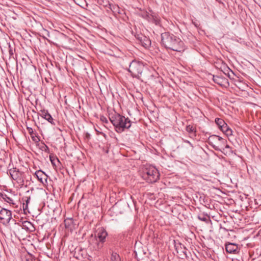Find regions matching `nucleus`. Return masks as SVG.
Segmentation results:
<instances>
[{
	"label": "nucleus",
	"instance_id": "f3484780",
	"mask_svg": "<svg viewBox=\"0 0 261 261\" xmlns=\"http://www.w3.org/2000/svg\"><path fill=\"white\" fill-rule=\"evenodd\" d=\"M215 122L219 126V128H220V127H221L222 126H223V125H224L225 123L223 119L219 118H217L215 119Z\"/></svg>",
	"mask_w": 261,
	"mask_h": 261
},
{
	"label": "nucleus",
	"instance_id": "423d86ee",
	"mask_svg": "<svg viewBox=\"0 0 261 261\" xmlns=\"http://www.w3.org/2000/svg\"><path fill=\"white\" fill-rule=\"evenodd\" d=\"M108 236L106 230L102 227L99 228L97 230V233L94 240L95 241V245L94 247L96 250H99L103 247V243L105 242Z\"/></svg>",
	"mask_w": 261,
	"mask_h": 261
},
{
	"label": "nucleus",
	"instance_id": "1a4fd4ad",
	"mask_svg": "<svg viewBox=\"0 0 261 261\" xmlns=\"http://www.w3.org/2000/svg\"><path fill=\"white\" fill-rule=\"evenodd\" d=\"M11 216V212L6 208H2L0 211V220L2 222L5 224L9 222Z\"/></svg>",
	"mask_w": 261,
	"mask_h": 261
},
{
	"label": "nucleus",
	"instance_id": "a211bd4d",
	"mask_svg": "<svg viewBox=\"0 0 261 261\" xmlns=\"http://www.w3.org/2000/svg\"><path fill=\"white\" fill-rule=\"evenodd\" d=\"M186 130L189 133L194 134H195V133L196 132L195 127L191 125L187 126Z\"/></svg>",
	"mask_w": 261,
	"mask_h": 261
},
{
	"label": "nucleus",
	"instance_id": "4be33fe9",
	"mask_svg": "<svg viewBox=\"0 0 261 261\" xmlns=\"http://www.w3.org/2000/svg\"><path fill=\"white\" fill-rule=\"evenodd\" d=\"M227 136H230L232 135V129L229 127V128L227 130V131L224 133Z\"/></svg>",
	"mask_w": 261,
	"mask_h": 261
},
{
	"label": "nucleus",
	"instance_id": "9b49d317",
	"mask_svg": "<svg viewBox=\"0 0 261 261\" xmlns=\"http://www.w3.org/2000/svg\"><path fill=\"white\" fill-rule=\"evenodd\" d=\"M40 115L41 117L47 120L52 124H55L54 119L48 113L47 111L43 110L41 111Z\"/></svg>",
	"mask_w": 261,
	"mask_h": 261
},
{
	"label": "nucleus",
	"instance_id": "b1692460",
	"mask_svg": "<svg viewBox=\"0 0 261 261\" xmlns=\"http://www.w3.org/2000/svg\"><path fill=\"white\" fill-rule=\"evenodd\" d=\"M198 218L199 219H200V220L202 221H204V222H205L207 220V218L205 217H201L200 216H199L198 217Z\"/></svg>",
	"mask_w": 261,
	"mask_h": 261
},
{
	"label": "nucleus",
	"instance_id": "39448f33",
	"mask_svg": "<svg viewBox=\"0 0 261 261\" xmlns=\"http://www.w3.org/2000/svg\"><path fill=\"white\" fill-rule=\"evenodd\" d=\"M144 69V65L143 63L134 60L130 63L128 70L133 77L140 79Z\"/></svg>",
	"mask_w": 261,
	"mask_h": 261
},
{
	"label": "nucleus",
	"instance_id": "6e6552de",
	"mask_svg": "<svg viewBox=\"0 0 261 261\" xmlns=\"http://www.w3.org/2000/svg\"><path fill=\"white\" fill-rule=\"evenodd\" d=\"M9 173L13 179L20 187H22L24 184V174L23 172L20 171L16 168L10 169Z\"/></svg>",
	"mask_w": 261,
	"mask_h": 261
},
{
	"label": "nucleus",
	"instance_id": "5701e85b",
	"mask_svg": "<svg viewBox=\"0 0 261 261\" xmlns=\"http://www.w3.org/2000/svg\"><path fill=\"white\" fill-rule=\"evenodd\" d=\"M29 201V199H28L26 201V204H25L24 203L23 204V208L24 211H26L28 208V203Z\"/></svg>",
	"mask_w": 261,
	"mask_h": 261
},
{
	"label": "nucleus",
	"instance_id": "20e7f679",
	"mask_svg": "<svg viewBox=\"0 0 261 261\" xmlns=\"http://www.w3.org/2000/svg\"><path fill=\"white\" fill-rule=\"evenodd\" d=\"M207 142L215 150L224 152V146L227 143L226 139L217 135H212L208 138Z\"/></svg>",
	"mask_w": 261,
	"mask_h": 261
},
{
	"label": "nucleus",
	"instance_id": "c756f323",
	"mask_svg": "<svg viewBox=\"0 0 261 261\" xmlns=\"http://www.w3.org/2000/svg\"><path fill=\"white\" fill-rule=\"evenodd\" d=\"M183 252H184V253H185V254H186V252H185L184 251H183Z\"/></svg>",
	"mask_w": 261,
	"mask_h": 261
},
{
	"label": "nucleus",
	"instance_id": "393cba45",
	"mask_svg": "<svg viewBox=\"0 0 261 261\" xmlns=\"http://www.w3.org/2000/svg\"><path fill=\"white\" fill-rule=\"evenodd\" d=\"M27 129L31 135L33 134V130L31 127H28Z\"/></svg>",
	"mask_w": 261,
	"mask_h": 261
},
{
	"label": "nucleus",
	"instance_id": "0eeeda50",
	"mask_svg": "<svg viewBox=\"0 0 261 261\" xmlns=\"http://www.w3.org/2000/svg\"><path fill=\"white\" fill-rule=\"evenodd\" d=\"M141 17L148 22L154 23L156 25H161V19L159 15L151 10L149 11L142 12Z\"/></svg>",
	"mask_w": 261,
	"mask_h": 261
},
{
	"label": "nucleus",
	"instance_id": "cd10ccee",
	"mask_svg": "<svg viewBox=\"0 0 261 261\" xmlns=\"http://www.w3.org/2000/svg\"><path fill=\"white\" fill-rule=\"evenodd\" d=\"M32 139L34 141H36V139L34 137H32Z\"/></svg>",
	"mask_w": 261,
	"mask_h": 261
},
{
	"label": "nucleus",
	"instance_id": "f257e3e1",
	"mask_svg": "<svg viewBox=\"0 0 261 261\" xmlns=\"http://www.w3.org/2000/svg\"><path fill=\"white\" fill-rule=\"evenodd\" d=\"M162 44L167 48L181 52L185 50L184 42L172 34L165 32L161 34Z\"/></svg>",
	"mask_w": 261,
	"mask_h": 261
},
{
	"label": "nucleus",
	"instance_id": "7ed1b4c3",
	"mask_svg": "<svg viewBox=\"0 0 261 261\" xmlns=\"http://www.w3.org/2000/svg\"><path fill=\"white\" fill-rule=\"evenodd\" d=\"M159 172L156 168L152 166H148L143 169L142 177L147 182L153 183L159 178Z\"/></svg>",
	"mask_w": 261,
	"mask_h": 261
},
{
	"label": "nucleus",
	"instance_id": "f8f14e48",
	"mask_svg": "<svg viewBox=\"0 0 261 261\" xmlns=\"http://www.w3.org/2000/svg\"><path fill=\"white\" fill-rule=\"evenodd\" d=\"M237 245L233 243H228L225 245L226 251L229 253H235L238 250Z\"/></svg>",
	"mask_w": 261,
	"mask_h": 261
},
{
	"label": "nucleus",
	"instance_id": "9d476101",
	"mask_svg": "<svg viewBox=\"0 0 261 261\" xmlns=\"http://www.w3.org/2000/svg\"><path fill=\"white\" fill-rule=\"evenodd\" d=\"M35 176L38 180L42 184H47V175L41 170H38L35 173Z\"/></svg>",
	"mask_w": 261,
	"mask_h": 261
},
{
	"label": "nucleus",
	"instance_id": "412c9836",
	"mask_svg": "<svg viewBox=\"0 0 261 261\" xmlns=\"http://www.w3.org/2000/svg\"><path fill=\"white\" fill-rule=\"evenodd\" d=\"M229 128V127L227 125V124L225 123L224 125H223V126H222L221 127H220V129L223 132V133H225V132L227 131V130Z\"/></svg>",
	"mask_w": 261,
	"mask_h": 261
},
{
	"label": "nucleus",
	"instance_id": "6ab92c4d",
	"mask_svg": "<svg viewBox=\"0 0 261 261\" xmlns=\"http://www.w3.org/2000/svg\"><path fill=\"white\" fill-rule=\"evenodd\" d=\"M3 199L7 202L10 203V204H14L15 203L13 202V200L12 199H11V198L8 197L6 195H3Z\"/></svg>",
	"mask_w": 261,
	"mask_h": 261
},
{
	"label": "nucleus",
	"instance_id": "aec40b11",
	"mask_svg": "<svg viewBox=\"0 0 261 261\" xmlns=\"http://www.w3.org/2000/svg\"><path fill=\"white\" fill-rule=\"evenodd\" d=\"M224 152H223L224 154H226L228 153H230L231 152L230 146L225 143V146H224Z\"/></svg>",
	"mask_w": 261,
	"mask_h": 261
},
{
	"label": "nucleus",
	"instance_id": "f03ea898",
	"mask_svg": "<svg viewBox=\"0 0 261 261\" xmlns=\"http://www.w3.org/2000/svg\"><path fill=\"white\" fill-rule=\"evenodd\" d=\"M112 123L115 127L116 131L121 133L125 129L129 128L131 126L130 121L128 118H125L118 113H115L110 118Z\"/></svg>",
	"mask_w": 261,
	"mask_h": 261
},
{
	"label": "nucleus",
	"instance_id": "a878e982",
	"mask_svg": "<svg viewBox=\"0 0 261 261\" xmlns=\"http://www.w3.org/2000/svg\"><path fill=\"white\" fill-rule=\"evenodd\" d=\"M101 120L103 122H108V120L107 119V118L103 116L101 117V118H100Z\"/></svg>",
	"mask_w": 261,
	"mask_h": 261
},
{
	"label": "nucleus",
	"instance_id": "c85d7f7f",
	"mask_svg": "<svg viewBox=\"0 0 261 261\" xmlns=\"http://www.w3.org/2000/svg\"><path fill=\"white\" fill-rule=\"evenodd\" d=\"M148 44H150V42L149 40L148 41Z\"/></svg>",
	"mask_w": 261,
	"mask_h": 261
},
{
	"label": "nucleus",
	"instance_id": "2eb2a0df",
	"mask_svg": "<svg viewBox=\"0 0 261 261\" xmlns=\"http://www.w3.org/2000/svg\"><path fill=\"white\" fill-rule=\"evenodd\" d=\"M21 227L22 229L30 231H32L31 228L33 227L32 224L30 222L27 221L22 223Z\"/></svg>",
	"mask_w": 261,
	"mask_h": 261
},
{
	"label": "nucleus",
	"instance_id": "dca6fc26",
	"mask_svg": "<svg viewBox=\"0 0 261 261\" xmlns=\"http://www.w3.org/2000/svg\"><path fill=\"white\" fill-rule=\"evenodd\" d=\"M111 261H121L120 256L115 252H113L111 254Z\"/></svg>",
	"mask_w": 261,
	"mask_h": 261
},
{
	"label": "nucleus",
	"instance_id": "ddd939ff",
	"mask_svg": "<svg viewBox=\"0 0 261 261\" xmlns=\"http://www.w3.org/2000/svg\"><path fill=\"white\" fill-rule=\"evenodd\" d=\"M213 81L215 83L221 86H224L226 83H228L226 79L216 75H213Z\"/></svg>",
	"mask_w": 261,
	"mask_h": 261
},
{
	"label": "nucleus",
	"instance_id": "4468645a",
	"mask_svg": "<svg viewBox=\"0 0 261 261\" xmlns=\"http://www.w3.org/2000/svg\"><path fill=\"white\" fill-rule=\"evenodd\" d=\"M65 227L69 229L70 230L74 228L75 224L72 218H67L64 221Z\"/></svg>",
	"mask_w": 261,
	"mask_h": 261
},
{
	"label": "nucleus",
	"instance_id": "bb28decb",
	"mask_svg": "<svg viewBox=\"0 0 261 261\" xmlns=\"http://www.w3.org/2000/svg\"><path fill=\"white\" fill-rule=\"evenodd\" d=\"M115 8L118 9L119 8L117 6H116V7L113 6V9L115 10Z\"/></svg>",
	"mask_w": 261,
	"mask_h": 261
}]
</instances>
